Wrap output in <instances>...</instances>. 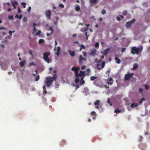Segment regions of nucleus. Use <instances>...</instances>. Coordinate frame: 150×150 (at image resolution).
I'll return each instance as SVG.
<instances>
[{
    "instance_id": "412c9836",
    "label": "nucleus",
    "mask_w": 150,
    "mask_h": 150,
    "mask_svg": "<svg viewBox=\"0 0 150 150\" xmlns=\"http://www.w3.org/2000/svg\"><path fill=\"white\" fill-rule=\"evenodd\" d=\"M115 60L117 61V63L119 64L121 62V60L120 59H118L117 57H115Z\"/></svg>"
},
{
    "instance_id": "680f3d73",
    "label": "nucleus",
    "mask_w": 150,
    "mask_h": 150,
    "mask_svg": "<svg viewBox=\"0 0 150 150\" xmlns=\"http://www.w3.org/2000/svg\"><path fill=\"white\" fill-rule=\"evenodd\" d=\"M117 20L119 21H120V17H119V16H117Z\"/></svg>"
},
{
    "instance_id": "69168bd1",
    "label": "nucleus",
    "mask_w": 150,
    "mask_h": 150,
    "mask_svg": "<svg viewBox=\"0 0 150 150\" xmlns=\"http://www.w3.org/2000/svg\"><path fill=\"white\" fill-rule=\"evenodd\" d=\"M43 94H45L47 93V91L46 90H43Z\"/></svg>"
},
{
    "instance_id": "4c0bfd02",
    "label": "nucleus",
    "mask_w": 150,
    "mask_h": 150,
    "mask_svg": "<svg viewBox=\"0 0 150 150\" xmlns=\"http://www.w3.org/2000/svg\"><path fill=\"white\" fill-rule=\"evenodd\" d=\"M90 1H91L92 4H93L96 3L97 2V0H90Z\"/></svg>"
},
{
    "instance_id": "9d476101",
    "label": "nucleus",
    "mask_w": 150,
    "mask_h": 150,
    "mask_svg": "<svg viewBox=\"0 0 150 150\" xmlns=\"http://www.w3.org/2000/svg\"><path fill=\"white\" fill-rule=\"evenodd\" d=\"M133 75V74H126L125 75V80H128L131 78Z\"/></svg>"
},
{
    "instance_id": "c9c22d12",
    "label": "nucleus",
    "mask_w": 150,
    "mask_h": 150,
    "mask_svg": "<svg viewBox=\"0 0 150 150\" xmlns=\"http://www.w3.org/2000/svg\"><path fill=\"white\" fill-rule=\"evenodd\" d=\"M52 79H53L54 80H55L57 79L56 74L53 75V76L52 78Z\"/></svg>"
},
{
    "instance_id": "c756f323",
    "label": "nucleus",
    "mask_w": 150,
    "mask_h": 150,
    "mask_svg": "<svg viewBox=\"0 0 150 150\" xmlns=\"http://www.w3.org/2000/svg\"><path fill=\"white\" fill-rule=\"evenodd\" d=\"M83 77H81V82H80V83L81 84H84L85 83V81L84 80H83Z\"/></svg>"
},
{
    "instance_id": "bf43d9fd",
    "label": "nucleus",
    "mask_w": 150,
    "mask_h": 150,
    "mask_svg": "<svg viewBox=\"0 0 150 150\" xmlns=\"http://www.w3.org/2000/svg\"><path fill=\"white\" fill-rule=\"evenodd\" d=\"M8 18L9 19H12L13 18V16H8Z\"/></svg>"
},
{
    "instance_id": "a19ab883",
    "label": "nucleus",
    "mask_w": 150,
    "mask_h": 150,
    "mask_svg": "<svg viewBox=\"0 0 150 150\" xmlns=\"http://www.w3.org/2000/svg\"><path fill=\"white\" fill-rule=\"evenodd\" d=\"M44 41V40L43 39H40L39 40V44H41Z\"/></svg>"
},
{
    "instance_id": "774afa93",
    "label": "nucleus",
    "mask_w": 150,
    "mask_h": 150,
    "mask_svg": "<svg viewBox=\"0 0 150 150\" xmlns=\"http://www.w3.org/2000/svg\"><path fill=\"white\" fill-rule=\"evenodd\" d=\"M97 81L96 80L94 81L93 82V84L96 85H97Z\"/></svg>"
},
{
    "instance_id": "58836bf2",
    "label": "nucleus",
    "mask_w": 150,
    "mask_h": 150,
    "mask_svg": "<svg viewBox=\"0 0 150 150\" xmlns=\"http://www.w3.org/2000/svg\"><path fill=\"white\" fill-rule=\"evenodd\" d=\"M85 36H86V40H88V35H87V32H86L85 33Z\"/></svg>"
},
{
    "instance_id": "09e8293b",
    "label": "nucleus",
    "mask_w": 150,
    "mask_h": 150,
    "mask_svg": "<svg viewBox=\"0 0 150 150\" xmlns=\"http://www.w3.org/2000/svg\"><path fill=\"white\" fill-rule=\"evenodd\" d=\"M29 53L32 56H33V52L31 50H30L28 51Z\"/></svg>"
},
{
    "instance_id": "e2e57ef3",
    "label": "nucleus",
    "mask_w": 150,
    "mask_h": 150,
    "mask_svg": "<svg viewBox=\"0 0 150 150\" xmlns=\"http://www.w3.org/2000/svg\"><path fill=\"white\" fill-rule=\"evenodd\" d=\"M8 33L11 36L12 35V31L9 30L8 32Z\"/></svg>"
},
{
    "instance_id": "37998d69",
    "label": "nucleus",
    "mask_w": 150,
    "mask_h": 150,
    "mask_svg": "<svg viewBox=\"0 0 150 150\" xmlns=\"http://www.w3.org/2000/svg\"><path fill=\"white\" fill-rule=\"evenodd\" d=\"M21 5L23 6V7L24 8H25L26 7L25 5H26V4L23 2H22L21 3Z\"/></svg>"
},
{
    "instance_id": "4d7b16f0",
    "label": "nucleus",
    "mask_w": 150,
    "mask_h": 150,
    "mask_svg": "<svg viewBox=\"0 0 150 150\" xmlns=\"http://www.w3.org/2000/svg\"><path fill=\"white\" fill-rule=\"evenodd\" d=\"M31 7L30 6L28 7V8L27 10V11L28 12H29L30 11V10H31Z\"/></svg>"
},
{
    "instance_id": "3c124183",
    "label": "nucleus",
    "mask_w": 150,
    "mask_h": 150,
    "mask_svg": "<svg viewBox=\"0 0 150 150\" xmlns=\"http://www.w3.org/2000/svg\"><path fill=\"white\" fill-rule=\"evenodd\" d=\"M55 48H54V51H55L56 50V46L57 45V41L56 40L55 41Z\"/></svg>"
},
{
    "instance_id": "39448f33",
    "label": "nucleus",
    "mask_w": 150,
    "mask_h": 150,
    "mask_svg": "<svg viewBox=\"0 0 150 150\" xmlns=\"http://www.w3.org/2000/svg\"><path fill=\"white\" fill-rule=\"evenodd\" d=\"M97 52V50L93 48L90 50V52L89 53V55L90 56H95L96 55Z\"/></svg>"
},
{
    "instance_id": "c85d7f7f",
    "label": "nucleus",
    "mask_w": 150,
    "mask_h": 150,
    "mask_svg": "<svg viewBox=\"0 0 150 150\" xmlns=\"http://www.w3.org/2000/svg\"><path fill=\"white\" fill-rule=\"evenodd\" d=\"M11 68L12 70L14 71H16L17 70V67H16L11 65Z\"/></svg>"
},
{
    "instance_id": "13d9d810",
    "label": "nucleus",
    "mask_w": 150,
    "mask_h": 150,
    "mask_svg": "<svg viewBox=\"0 0 150 150\" xmlns=\"http://www.w3.org/2000/svg\"><path fill=\"white\" fill-rule=\"evenodd\" d=\"M23 21H27V18L25 17H24L23 19Z\"/></svg>"
},
{
    "instance_id": "b1692460",
    "label": "nucleus",
    "mask_w": 150,
    "mask_h": 150,
    "mask_svg": "<svg viewBox=\"0 0 150 150\" xmlns=\"http://www.w3.org/2000/svg\"><path fill=\"white\" fill-rule=\"evenodd\" d=\"M36 25V24L35 23H34L33 24V32L34 33L35 31H36V29L35 26Z\"/></svg>"
},
{
    "instance_id": "ddd939ff",
    "label": "nucleus",
    "mask_w": 150,
    "mask_h": 150,
    "mask_svg": "<svg viewBox=\"0 0 150 150\" xmlns=\"http://www.w3.org/2000/svg\"><path fill=\"white\" fill-rule=\"evenodd\" d=\"M110 50V49L109 48H107V49L104 50L101 52V53L103 54V55H106L108 53V52Z\"/></svg>"
},
{
    "instance_id": "bb28decb",
    "label": "nucleus",
    "mask_w": 150,
    "mask_h": 150,
    "mask_svg": "<svg viewBox=\"0 0 150 150\" xmlns=\"http://www.w3.org/2000/svg\"><path fill=\"white\" fill-rule=\"evenodd\" d=\"M15 18H18L19 19H20L22 18V15H20L19 16L18 15L16 14L15 16Z\"/></svg>"
},
{
    "instance_id": "1a4fd4ad",
    "label": "nucleus",
    "mask_w": 150,
    "mask_h": 150,
    "mask_svg": "<svg viewBox=\"0 0 150 150\" xmlns=\"http://www.w3.org/2000/svg\"><path fill=\"white\" fill-rule=\"evenodd\" d=\"M86 72V71H80V73L78 74V72L77 73V75H76V76L77 77H83V76H85V73Z\"/></svg>"
},
{
    "instance_id": "6ab92c4d",
    "label": "nucleus",
    "mask_w": 150,
    "mask_h": 150,
    "mask_svg": "<svg viewBox=\"0 0 150 150\" xmlns=\"http://www.w3.org/2000/svg\"><path fill=\"white\" fill-rule=\"evenodd\" d=\"M86 47L83 44H81L80 45V48L79 49V51H81L82 49H85Z\"/></svg>"
},
{
    "instance_id": "cd10ccee",
    "label": "nucleus",
    "mask_w": 150,
    "mask_h": 150,
    "mask_svg": "<svg viewBox=\"0 0 150 150\" xmlns=\"http://www.w3.org/2000/svg\"><path fill=\"white\" fill-rule=\"evenodd\" d=\"M65 143V142L64 140H62L60 142V144L61 146H62V145H64Z\"/></svg>"
},
{
    "instance_id": "393cba45",
    "label": "nucleus",
    "mask_w": 150,
    "mask_h": 150,
    "mask_svg": "<svg viewBox=\"0 0 150 150\" xmlns=\"http://www.w3.org/2000/svg\"><path fill=\"white\" fill-rule=\"evenodd\" d=\"M12 5H17L18 4V3L16 1H14L11 2Z\"/></svg>"
},
{
    "instance_id": "052dcab7",
    "label": "nucleus",
    "mask_w": 150,
    "mask_h": 150,
    "mask_svg": "<svg viewBox=\"0 0 150 150\" xmlns=\"http://www.w3.org/2000/svg\"><path fill=\"white\" fill-rule=\"evenodd\" d=\"M18 13H21V11L20 9V8L19 7L18 8Z\"/></svg>"
},
{
    "instance_id": "2eb2a0df",
    "label": "nucleus",
    "mask_w": 150,
    "mask_h": 150,
    "mask_svg": "<svg viewBox=\"0 0 150 150\" xmlns=\"http://www.w3.org/2000/svg\"><path fill=\"white\" fill-rule=\"evenodd\" d=\"M60 50L61 49L60 47L59 46L58 47L57 52H55V54L59 56V53Z\"/></svg>"
},
{
    "instance_id": "9b49d317",
    "label": "nucleus",
    "mask_w": 150,
    "mask_h": 150,
    "mask_svg": "<svg viewBox=\"0 0 150 150\" xmlns=\"http://www.w3.org/2000/svg\"><path fill=\"white\" fill-rule=\"evenodd\" d=\"M71 70L72 71H75V76L76 75H77V73L79 71V68H77L76 67H72L71 69Z\"/></svg>"
},
{
    "instance_id": "72a5a7b5",
    "label": "nucleus",
    "mask_w": 150,
    "mask_h": 150,
    "mask_svg": "<svg viewBox=\"0 0 150 150\" xmlns=\"http://www.w3.org/2000/svg\"><path fill=\"white\" fill-rule=\"evenodd\" d=\"M80 7L79 6H77L75 8L76 11H79L80 10Z\"/></svg>"
},
{
    "instance_id": "473e14b6",
    "label": "nucleus",
    "mask_w": 150,
    "mask_h": 150,
    "mask_svg": "<svg viewBox=\"0 0 150 150\" xmlns=\"http://www.w3.org/2000/svg\"><path fill=\"white\" fill-rule=\"evenodd\" d=\"M86 72H87V73H86V75H88V74L90 73V72H91V70L89 69H88L87 70V71H86Z\"/></svg>"
},
{
    "instance_id": "49530a36",
    "label": "nucleus",
    "mask_w": 150,
    "mask_h": 150,
    "mask_svg": "<svg viewBox=\"0 0 150 150\" xmlns=\"http://www.w3.org/2000/svg\"><path fill=\"white\" fill-rule=\"evenodd\" d=\"M83 54L84 57H86L87 56V53L85 52H83L82 53Z\"/></svg>"
},
{
    "instance_id": "5701e85b",
    "label": "nucleus",
    "mask_w": 150,
    "mask_h": 150,
    "mask_svg": "<svg viewBox=\"0 0 150 150\" xmlns=\"http://www.w3.org/2000/svg\"><path fill=\"white\" fill-rule=\"evenodd\" d=\"M100 100H97L95 102H94V104L95 105H98L100 103Z\"/></svg>"
},
{
    "instance_id": "423d86ee",
    "label": "nucleus",
    "mask_w": 150,
    "mask_h": 150,
    "mask_svg": "<svg viewBox=\"0 0 150 150\" xmlns=\"http://www.w3.org/2000/svg\"><path fill=\"white\" fill-rule=\"evenodd\" d=\"M46 16L47 18L49 19L50 20L51 19V12L50 10H47L45 13Z\"/></svg>"
},
{
    "instance_id": "de8ad7c7",
    "label": "nucleus",
    "mask_w": 150,
    "mask_h": 150,
    "mask_svg": "<svg viewBox=\"0 0 150 150\" xmlns=\"http://www.w3.org/2000/svg\"><path fill=\"white\" fill-rule=\"evenodd\" d=\"M143 138V137L142 136H140V138L139 139V142H141L142 141V139Z\"/></svg>"
},
{
    "instance_id": "2f4dec72",
    "label": "nucleus",
    "mask_w": 150,
    "mask_h": 150,
    "mask_svg": "<svg viewBox=\"0 0 150 150\" xmlns=\"http://www.w3.org/2000/svg\"><path fill=\"white\" fill-rule=\"evenodd\" d=\"M79 77H76V78L75 81V83H77L79 82Z\"/></svg>"
},
{
    "instance_id": "f257e3e1",
    "label": "nucleus",
    "mask_w": 150,
    "mask_h": 150,
    "mask_svg": "<svg viewBox=\"0 0 150 150\" xmlns=\"http://www.w3.org/2000/svg\"><path fill=\"white\" fill-rule=\"evenodd\" d=\"M50 53L49 52H45L43 54V59L48 63L50 62V60L48 57V56L50 55Z\"/></svg>"
},
{
    "instance_id": "f03ea898",
    "label": "nucleus",
    "mask_w": 150,
    "mask_h": 150,
    "mask_svg": "<svg viewBox=\"0 0 150 150\" xmlns=\"http://www.w3.org/2000/svg\"><path fill=\"white\" fill-rule=\"evenodd\" d=\"M46 81H45L47 86L49 87L52 84L53 82L52 78L47 77L46 78Z\"/></svg>"
},
{
    "instance_id": "0eeeda50",
    "label": "nucleus",
    "mask_w": 150,
    "mask_h": 150,
    "mask_svg": "<svg viewBox=\"0 0 150 150\" xmlns=\"http://www.w3.org/2000/svg\"><path fill=\"white\" fill-rule=\"evenodd\" d=\"M135 19H133L132 20L130 21L127 22L126 24V26L127 28L129 27L135 21Z\"/></svg>"
},
{
    "instance_id": "338daca9",
    "label": "nucleus",
    "mask_w": 150,
    "mask_h": 150,
    "mask_svg": "<svg viewBox=\"0 0 150 150\" xmlns=\"http://www.w3.org/2000/svg\"><path fill=\"white\" fill-rule=\"evenodd\" d=\"M102 62V60L101 59H100L99 60H97V63H101Z\"/></svg>"
},
{
    "instance_id": "f3484780",
    "label": "nucleus",
    "mask_w": 150,
    "mask_h": 150,
    "mask_svg": "<svg viewBox=\"0 0 150 150\" xmlns=\"http://www.w3.org/2000/svg\"><path fill=\"white\" fill-rule=\"evenodd\" d=\"M138 106V104L136 103H134L132 104L131 105V107L132 108H133L134 107H137Z\"/></svg>"
},
{
    "instance_id": "79ce46f5",
    "label": "nucleus",
    "mask_w": 150,
    "mask_h": 150,
    "mask_svg": "<svg viewBox=\"0 0 150 150\" xmlns=\"http://www.w3.org/2000/svg\"><path fill=\"white\" fill-rule=\"evenodd\" d=\"M99 46V44L98 42H96L95 44V47L96 48L98 47Z\"/></svg>"
},
{
    "instance_id": "5fc2aeb1",
    "label": "nucleus",
    "mask_w": 150,
    "mask_h": 150,
    "mask_svg": "<svg viewBox=\"0 0 150 150\" xmlns=\"http://www.w3.org/2000/svg\"><path fill=\"white\" fill-rule=\"evenodd\" d=\"M41 33V31L40 30H38V32L36 33L35 35H38L40 34Z\"/></svg>"
},
{
    "instance_id": "6e6552de",
    "label": "nucleus",
    "mask_w": 150,
    "mask_h": 150,
    "mask_svg": "<svg viewBox=\"0 0 150 150\" xmlns=\"http://www.w3.org/2000/svg\"><path fill=\"white\" fill-rule=\"evenodd\" d=\"M86 59L83 57L82 55H80V56L78 60L79 63L81 64H82L83 61H86Z\"/></svg>"
},
{
    "instance_id": "dca6fc26",
    "label": "nucleus",
    "mask_w": 150,
    "mask_h": 150,
    "mask_svg": "<svg viewBox=\"0 0 150 150\" xmlns=\"http://www.w3.org/2000/svg\"><path fill=\"white\" fill-rule=\"evenodd\" d=\"M113 79L112 78H110L109 79V81L108 82V84H110V85H111L113 83Z\"/></svg>"
},
{
    "instance_id": "4be33fe9",
    "label": "nucleus",
    "mask_w": 150,
    "mask_h": 150,
    "mask_svg": "<svg viewBox=\"0 0 150 150\" xmlns=\"http://www.w3.org/2000/svg\"><path fill=\"white\" fill-rule=\"evenodd\" d=\"M51 30V32L50 33V34L52 35L53 32V30L52 28V27H49V29H47L48 30Z\"/></svg>"
},
{
    "instance_id": "ea45409f",
    "label": "nucleus",
    "mask_w": 150,
    "mask_h": 150,
    "mask_svg": "<svg viewBox=\"0 0 150 150\" xmlns=\"http://www.w3.org/2000/svg\"><path fill=\"white\" fill-rule=\"evenodd\" d=\"M101 13L103 14H106V11L105 9H103L101 11Z\"/></svg>"
},
{
    "instance_id": "6e6d98bb",
    "label": "nucleus",
    "mask_w": 150,
    "mask_h": 150,
    "mask_svg": "<svg viewBox=\"0 0 150 150\" xmlns=\"http://www.w3.org/2000/svg\"><path fill=\"white\" fill-rule=\"evenodd\" d=\"M145 88L146 90L148 89H149V86L148 85H146V84L145 85Z\"/></svg>"
},
{
    "instance_id": "f704fd0d",
    "label": "nucleus",
    "mask_w": 150,
    "mask_h": 150,
    "mask_svg": "<svg viewBox=\"0 0 150 150\" xmlns=\"http://www.w3.org/2000/svg\"><path fill=\"white\" fill-rule=\"evenodd\" d=\"M24 63L25 62L22 61L21 62L20 64V66L21 67H23L24 65Z\"/></svg>"
},
{
    "instance_id": "c03bdc74",
    "label": "nucleus",
    "mask_w": 150,
    "mask_h": 150,
    "mask_svg": "<svg viewBox=\"0 0 150 150\" xmlns=\"http://www.w3.org/2000/svg\"><path fill=\"white\" fill-rule=\"evenodd\" d=\"M145 100V99L144 98H142L141 100L139 101V103H142L143 101H144Z\"/></svg>"
},
{
    "instance_id": "8fccbe9b",
    "label": "nucleus",
    "mask_w": 150,
    "mask_h": 150,
    "mask_svg": "<svg viewBox=\"0 0 150 150\" xmlns=\"http://www.w3.org/2000/svg\"><path fill=\"white\" fill-rule=\"evenodd\" d=\"M59 6L60 7H61L62 8H63L64 7V6L62 4H59Z\"/></svg>"
},
{
    "instance_id": "864d4df0",
    "label": "nucleus",
    "mask_w": 150,
    "mask_h": 150,
    "mask_svg": "<svg viewBox=\"0 0 150 150\" xmlns=\"http://www.w3.org/2000/svg\"><path fill=\"white\" fill-rule=\"evenodd\" d=\"M91 115H96V113L95 111H93L91 112Z\"/></svg>"
},
{
    "instance_id": "0e129e2a",
    "label": "nucleus",
    "mask_w": 150,
    "mask_h": 150,
    "mask_svg": "<svg viewBox=\"0 0 150 150\" xmlns=\"http://www.w3.org/2000/svg\"><path fill=\"white\" fill-rule=\"evenodd\" d=\"M125 49H126L125 48H122L121 50L122 52H123L125 50Z\"/></svg>"
},
{
    "instance_id": "a211bd4d",
    "label": "nucleus",
    "mask_w": 150,
    "mask_h": 150,
    "mask_svg": "<svg viewBox=\"0 0 150 150\" xmlns=\"http://www.w3.org/2000/svg\"><path fill=\"white\" fill-rule=\"evenodd\" d=\"M138 67V64H134L133 67L132 68L133 70H135L137 69Z\"/></svg>"
},
{
    "instance_id": "603ef678",
    "label": "nucleus",
    "mask_w": 150,
    "mask_h": 150,
    "mask_svg": "<svg viewBox=\"0 0 150 150\" xmlns=\"http://www.w3.org/2000/svg\"><path fill=\"white\" fill-rule=\"evenodd\" d=\"M139 91L140 93H141L143 92V89L142 88H140L139 89Z\"/></svg>"
},
{
    "instance_id": "7c9ffc66",
    "label": "nucleus",
    "mask_w": 150,
    "mask_h": 150,
    "mask_svg": "<svg viewBox=\"0 0 150 150\" xmlns=\"http://www.w3.org/2000/svg\"><path fill=\"white\" fill-rule=\"evenodd\" d=\"M127 13V11L126 10H124L122 12V14L124 16H126Z\"/></svg>"
},
{
    "instance_id": "4468645a",
    "label": "nucleus",
    "mask_w": 150,
    "mask_h": 150,
    "mask_svg": "<svg viewBox=\"0 0 150 150\" xmlns=\"http://www.w3.org/2000/svg\"><path fill=\"white\" fill-rule=\"evenodd\" d=\"M69 55L71 57H74L75 55V52L74 51H71V50H69Z\"/></svg>"
},
{
    "instance_id": "e433bc0d",
    "label": "nucleus",
    "mask_w": 150,
    "mask_h": 150,
    "mask_svg": "<svg viewBox=\"0 0 150 150\" xmlns=\"http://www.w3.org/2000/svg\"><path fill=\"white\" fill-rule=\"evenodd\" d=\"M40 79V76L39 75H38L37 76L35 80V81H38Z\"/></svg>"
},
{
    "instance_id": "20e7f679",
    "label": "nucleus",
    "mask_w": 150,
    "mask_h": 150,
    "mask_svg": "<svg viewBox=\"0 0 150 150\" xmlns=\"http://www.w3.org/2000/svg\"><path fill=\"white\" fill-rule=\"evenodd\" d=\"M105 62H103L102 63L101 68L100 67V63H98L96 65V68L98 70H100L101 69V68H103L105 67Z\"/></svg>"
},
{
    "instance_id": "a878e982",
    "label": "nucleus",
    "mask_w": 150,
    "mask_h": 150,
    "mask_svg": "<svg viewBox=\"0 0 150 150\" xmlns=\"http://www.w3.org/2000/svg\"><path fill=\"white\" fill-rule=\"evenodd\" d=\"M121 112V110H118L117 109H115L114 111V112L117 114H118Z\"/></svg>"
},
{
    "instance_id": "a18cd8bd",
    "label": "nucleus",
    "mask_w": 150,
    "mask_h": 150,
    "mask_svg": "<svg viewBox=\"0 0 150 150\" xmlns=\"http://www.w3.org/2000/svg\"><path fill=\"white\" fill-rule=\"evenodd\" d=\"M96 77H95L94 76H91V77L90 79L91 80L93 81L95 79H96Z\"/></svg>"
},
{
    "instance_id": "aec40b11",
    "label": "nucleus",
    "mask_w": 150,
    "mask_h": 150,
    "mask_svg": "<svg viewBox=\"0 0 150 150\" xmlns=\"http://www.w3.org/2000/svg\"><path fill=\"white\" fill-rule=\"evenodd\" d=\"M88 29V28L83 27L81 28V31L83 32H84Z\"/></svg>"
},
{
    "instance_id": "f8f14e48",
    "label": "nucleus",
    "mask_w": 150,
    "mask_h": 150,
    "mask_svg": "<svg viewBox=\"0 0 150 150\" xmlns=\"http://www.w3.org/2000/svg\"><path fill=\"white\" fill-rule=\"evenodd\" d=\"M139 147L142 150H145L146 147V145L145 144H140L139 145Z\"/></svg>"
},
{
    "instance_id": "7ed1b4c3",
    "label": "nucleus",
    "mask_w": 150,
    "mask_h": 150,
    "mask_svg": "<svg viewBox=\"0 0 150 150\" xmlns=\"http://www.w3.org/2000/svg\"><path fill=\"white\" fill-rule=\"evenodd\" d=\"M140 50V49L137 48L136 47H133L132 48L131 52L132 54H137Z\"/></svg>"
}]
</instances>
